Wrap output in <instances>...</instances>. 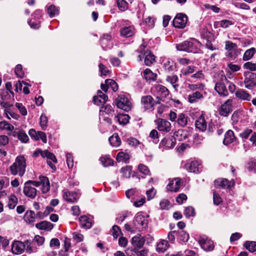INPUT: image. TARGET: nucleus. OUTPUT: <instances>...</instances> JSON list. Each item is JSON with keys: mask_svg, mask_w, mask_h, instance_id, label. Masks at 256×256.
Here are the masks:
<instances>
[{"mask_svg": "<svg viewBox=\"0 0 256 256\" xmlns=\"http://www.w3.org/2000/svg\"><path fill=\"white\" fill-rule=\"evenodd\" d=\"M163 68L168 72H172L176 70V63L172 59L168 58L163 62Z\"/></svg>", "mask_w": 256, "mask_h": 256, "instance_id": "b1692460", "label": "nucleus"}, {"mask_svg": "<svg viewBox=\"0 0 256 256\" xmlns=\"http://www.w3.org/2000/svg\"><path fill=\"white\" fill-rule=\"evenodd\" d=\"M36 218V214L32 210H28L24 216V220L25 221L30 224L34 222Z\"/></svg>", "mask_w": 256, "mask_h": 256, "instance_id": "49530a36", "label": "nucleus"}, {"mask_svg": "<svg viewBox=\"0 0 256 256\" xmlns=\"http://www.w3.org/2000/svg\"><path fill=\"white\" fill-rule=\"evenodd\" d=\"M12 136H16L18 140L23 143H26L29 140L28 136L22 130H20L18 132H16V131L14 132Z\"/></svg>", "mask_w": 256, "mask_h": 256, "instance_id": "72a5a7b5", "label": "nucleus"}, {"mask_svg": "<svg viewBox=\"0 0 256 256\" xmlns=\"http://www.w3.org/2000/svg\"><path fill=\"white\" fill-rule=\"evenodd\" d=\"M132 216V214L131 212L128 211H124L122 212V213L119 214L116 220L118 221V222H122L125 218H126L127 217Z\"/></svg>", "mask_w": 256, "mask_h": 256, "instance_id": "052dcab7", "label": "nucleus"}, {"mask_svg": "<svg viewBox=\"0 0 256 256\" xmlns=\"http://www.w3.org/2000/svg\"><path fill=\"white\" fill-rule=\"evenodd\" d=\"M252 130L251 129L246 128L240 134V136L245 142L250 136H252Z\"/></svg>", "mask_w": 256, "mask_h": 256, "instance_id": "680f3d73", "label": "nucleus"}, {"mask_svg": "<svg viewBox=\"0 0 256 256\" xmlns=\"http://www.w3.org/2000/svg\"><path fill=\"white\" fill-rule=\"evenodd\" d=\"M200 32L201 37L206 41L212 42L214 39L213 34L206 28L202 29Z\"/></svg>", "mask_w": 256, "mask_h": 256, "instance_id": "c03bdc74", "label": "nucleus"}, {"mask_svg": "<svg viewBox=\"0 0 256 256\" xmlns=\"http://www.w3.org/2000/svg\"><path fill=\"white\" fill-rule=\"evenodd\" d=\"M169 119L172 122H174L179 126L184 128L188 124V120H190L188 116L184 114L180 113L177 114L174 112L170 111L168 114Z\"/></svg>", "mask_w": 256, "mask_h": 256, "instance_id": "7ed1b4c3", "label": "nucleus"}, {"mask_svg": "<svg viewBox=\"0 0 256 256\" xmlns=\"http://www.w3.org/2000/svg\"><path fill=\"white\" fill-rule=\"evenodd\" d=\"M234 181L233 180H228L226 178L218 179L214 180L216 186H221L224 188H230L234 186Z\"/></svg>", "mask_w": 256, "mask_h": 256, "instance_id": "aec40b11", "label": "nucleus"}, {"mask_svg": "<svg viewBox=\"0 0 256 256\" xmlns=\"http://www.w3.org/2000/svg\"><path fill=\"white\" fill-rule=\"evenodd\" d=\"M195 126L196 128L201 132H204L206 130L207 122L202 115L196 121Z\"/></svg>", "mask_w": 256, "mask_h": 256, "instance_id": "bb28decb", "label": "nucleus"}, {"mask_svg": "<svg viewBox=\"0 0 256 256\" xmlns=\"http://www.w3.org/2000/svg\"><path fill=\"white\" fill-rule=\"evenodd\" d=\"M182 180L180 178H174L170 181L166 186L168 191L176 192L178 190L181 184Z\"/></svg>", "mask_w": 256, "mask_h": 256, "instance_id": "412c9836", "label": "nucleus"}, {"mask_svg": "<svg viewBox=\"0 0 256 256\" xmlns=\"http://www.w3.org/2000/svg\"><path fill=\"white\" fill-rule=\"evenodd\" d=\"M146 46L144 44L140 45L138 50L140 53L144 56V64L147 66H150L155 62V56L148 50H146Z\"/></svg>", "mask_w": 256, "mask_h": 256, "instance_id": "423d86ee", "label": "nucleus"}, {"mask_svg": "<svg viewBox=\"0 0 256 256\" xmlns=\"http://www.w3.org/2000/svg\"><path fill=\"white\" fill-rule=\"evenodd\" d=\"M32 18L28 20V23L32 28L38 29L40 26L42 11L36 10L32 15Z\"/></svg>", "mask_w": 256, "mask_h": 256, "instance_id": "6e6552de", "label": "nucleus"}, {"mask_svg": "<svg viewBox=\"0 0 256 256\" xmlns=\"http://www.w3.org/2000/svg\"><path fill=\"white\" fill-rule=\"evenodd\" d=\"M148 216H145L142 212H138L134 216L132 225L136 230L140 231L146 228L148 220Z\"/></svg>", "mask_w": 256, "mask_h": 256, "instance_id": "39448f33", "label": "nucleus"}, {"mask_svg": "<svg viewBox=\"0 0 256 256\" xmlns=\"http://www.w3.org/2000/svg\"><path fill=\"white\" fill-rule=\"evenodd\" d=\"M12 252L14 254H20L25 250V240L24 242L14 240L12 246Z\"/></svg>", "mask_w": 256, "mask_h": 256, "instance_id": "2eb2a0df", "label": "nucleus"}, {"mask_svg": "<svg viewBox=\"0 0 256 256\" xmlns=\"http://www.w3.org/2000/svg\"><path fill=\"white\" fill-rule=\"evenodd\" d=\"M184 167L188 171L194 173H199L202 171V169L201 162L198 160L188 162L186 164Z\"/></svg>", "mask_w": 256, "mask_h": 256, "instance_id": "9d476101", "label": "nucleus"}, {"mask_svg": "<svg viewBox=\"0 0 256 256\" xmlns=\"http://www.w3.org/2000/svg\"><path fill=\"white\" fill-rule=\"evenodd\" d=\"M136 32L134 26L129 20L122 22L120 30V36L124 38H129L132 36Z\"/></svg>", "mask_w": 256, "mask_h": 256, "instance_id": "20e7f679", "label": "nucleus"}, {"mask_svg": "<svg viewBox=\"0 0 256 256\" xmlns=\"http://www.w3.org/2000/svg\"><path fill=\"white\" fill-rule=\"evenodd\" d=\"M156 89L159 96L162 98H166L169 94V91L168 89L162 85H158L156 86Z\"/></svg>", "mask_w": 256, "mask_h": 256, "instance_id": "ea45409f", "label": "nucleus"}, {"mask_svg": "<svg viewBox=\"0 0 256 256\" xmlns=\"http://www.w3.org/2000/svg\"><path fill=\"white\" fill-rule=\"evenodd\" d=\"M109 142L112 146H118L121 144V140L118 134L114 133L109 138Z\"/></svg>", "mask_w": 256, "mask_h": 256, "instance_id": "79ce46f5", "label": "nucleus"}, {"mask_svg": "<svg viewBox=\"0 0 256 256\" xmlns=\"http://www.w3.org/2000/svg\"><path fill=\"white\" fill-rule=\"evenodd\" d=\"M100 42L102 49L104 50L110 49L113 46L111 36L109 34H103L100 40Z\"/></svg>", "mask_w": 256, "mask_h": 256, "instance_id": "f3484780", "label": "nucleus"}, {"mask_svg": "<svg viewBox=\"0 0 256 256\" xmlns=\"http://www.w3.org/2000/svg\"><path fill=\"white\" fill-rule=\"evenodd\" d=\"M130 158V156L128 153L125 152H119L116 157V160L118 162H122L123 163H128Z\"/></svg>", "mask_w": 256, "mask_h": 256, "instance_id": "f704fd0d", "label": "nucleus"}, {"mask_svg": "<svg viewBox=\"0 0 256 256\" xmlns=\"http://www.w3.org/2000/svg\"><path fill=\"white\" fill-rule=\"evenodd\" d=\"M0 105L1 107L4 108V114L6 115V116L8 120H10V118L8 116V112H9V110H10V108L12 106V104H10V103L8 102H7L2 100V102H0Z\"/></svg>", "mask_w": 256, "mask_h": 256, "instance_id": "bf43d9fd", "label": "nucleus"}, {"mask_svg": "<svg viewBox=\"0 0 256 256\" xmlns=\"http://www.w3.org/2000/svg\"><path fill=\"white\" fill-rule=\"evenodd\" d=\"M176 144V140L173 138H164L160 142V146H164L167 148H173Z\"/></svg>", "mask_w": 256, "mask_h": 256, "instance_id": "e433bc0d", "label": "nucleus"}, {"mask_svg": "<svg viewBox=\"0 0 256 256\" xmlns=\"http://www.w3.org/2000/svg\"><path fill=\"white\" fill-rule=\"evenodd\" d=\"M225 49L226 51H238L237 44L229 40L225 42Z\"/></svg>", "mask_w": 256, "mask_h": 256, "instance_id": "864d4df0", "label": "nucleus"}, {"mask_svg": "<svg viewBox=\"0 0 256 256\" xmlns=\"http://www.w3.org/2000/svg\"><path fill=\"white\" fill-rule=\"evenodd\" d=\"M174 140L177 139L179 141L184 140L187 138V132L183 130H179L174 133Z\"/></svg>", "mask_w": 256, "mask_h": 256, "instance_id": "de8ad7c7", "label": "nucleus"}, {"mask_svg": "<svg viewBox=\"0 0 256 256\" xmlns=\"http://www.w3.org/2000/svg\"><path fill=\"white\" fill-rule=\"evenodd\" d=\"M141 104L144 110H154L155 101L151 96H144L141 98Z\"/></svg>", "mask_w": 256, "mask_h": 256, "instance_id": "f8f14e48", "label": "nucleus"}, {"mask_svg": "<svg viewBox=\"0 0 256 256\" xmlns=\"http://www.w3.org/2000/svg\"><path fill=\"white\" fill-rule=\"evenodd\" d=\"M194 67L192 66L184 67L180 70V74L186 76L194 72Z\"/></svg>", "mask_w": 256, "mask_h": 256, "instance_id": "3c124183", "label": "nucleus"}, {"mask_svg": "<svg viewBox=\"0 0 256 256\" xmlns=\"http://www.w3.org/2000/svg\"><path fill=\"white\" fill-rule=\"evenodd\" d=\"M235 140V136L233 131L228 130L224 135L223 143L224 145H228L232 143Z\"/></svg>", "mask_w": 256, "mask_h": 256, "instance_id": "c9c22d12", "label": "nucleus"}, {"mask_svg": "<svg viewBox=\"0 0 256 256\" xmlns=\"http://www.w3.org/2000/svg\"><path fill=\"white\" fill-rule=\"evenodd\" d=\"M169 246L168 242L167 240H162L156 246V250L159 252H164Z\"/></svg>", "mask_w": 256, "mask_h": 256, "instance_id": "37998d69", "label": "nucleus"}, {"mask_svg": "<svg viewBox=\"0 0 256 256\" xmlns=\"http://www.w3.org/2000/svg\"><path fill=\"white\" fill-rule=\"evenodd\" d=\"M203 98L202 93L199 90L194 92L190 94L188 96V102L191 104L195 103L198 102V100Z\"/></svg>", "mask_w": 256, "mask_h": 256, "instance_id": "c756f323", "label": "nucleus"}, {"mask_svg": "<svg viewBox=\"0 0 256 256\" xmlns=\"http://www.w3.org/2000/svg\"><path fill=\"white\" fill-rule=\"evenodd\" d=\"M80 196V194L77 192L63 191V198L68 202H76Z\"/></svg>", "mask_w": 256, "mask_h": 256, "instance_id": "4468645a", "label": "nucleus"}, {"mask_svg": "<svg viewBox=\"0 0 256 256\" xmlns=\"http://www.w3.org/2000/svg\"><path fill=\"white\" fill-rule=\"evenodd\" d=\"M39 180L40 185L42 186V192L44 194L46 193L50 188V182L48 178L45 176H40Z\"/></svg>", "mask_w": 256, "mask_h": 256, "instance_id": "c85d7f7f", "label": "nucleus"}, {"mask_svg": "<svg viewBox=\"0 0 256 256\" xmlns=\"http://www.w3.org/2000/svg\"><path fill=\"white\" fill-rule=\"evenodd\" d=\"M201 45V43L198 40L194 38H192L177 44L176 48L179 51L195 54L198 52Z\"/></svg>", "mask_w": 256, "mask_h": 256, "instance_id": "f03ea898", "label": "nucleus"}, {"mask_svg": "<svg viewBox=\"0 0 256 256\" xmlns=\"http://www.w3.org/2000/svg\"><path fill=\"white\" fill-rule=\"evenodd\" d=\"M247 168L249 171L256 172V159H250L248 163Z\"/></svg>", "mask_w": 256, "mask_h": 256, "instance_id": "774afa93", "label": "nucleus"}, {"mask_svg": "<svg viewBox=\"0 0 256 256\" xmlns=\"http://www.w3.org/2000/svg\"><path fill=\"white\" fill-rule=\"evenodd\" d=\"M14 128V126L7 122L5 120L0 122V130H6L12 132Z\"/></svg>", "mask_w": 256, "mask_h": 256, "instance_id": "5fc2aeb1", "label": "nucleus"}, {"mask_svg": "<svg viewBox=\"0 0 256 256\" xmlns=\"http://www.w3.org/2000/svg\"><path fill=\"white\" fill-rule=\"evenodd\" d=\"M140 192L136 188H131L126 192V196L128 198L136 199L138 196Z\"/></svg>", "mask_w": 256, "mask_h": 256, "instance_id": "09e8293b", "label": "nucleus"}, {"mask_svg": "<svg viewBox=\"0 0 256 256\" xmlns=\"http://www.w3.org/2000/svg\"><path fill=\"white\" fill-rule=\"evenodd\" d=\"M232 111V100L228 99L221 106L219 110V113L220 116H228Z\"/></svg>", "mask_w": 256, "mask_h": 256, "instance_id": "dca6fc26", "label": "nucleus"}, {"mask_svg": "<svg viewBox=\"0 0 256 256\" xmlns=\"http://www.w3.org/2000/svg\"><path fill=\"white\" fill-rule=\"evenodd\" d=\"M116 4L118 9L122 12L127 10L128 8V4L126 0H117Z\"/></svg>", "mask_w": 256, "mask_h": 256, "instance_id": "4d7b16f0", "label": "nucleus"}, {"mask_svg": "<svg viewBox=\"0 0 256 256\" xmlns=\"http://www.w3.org/2000/svg\"><path fill=\"white\" fill-rule=\"evenodd\" d=\"M188 20L187 16L182 13L176 15L173 20V25L178 28H183L186 26Z\"/></svg>", "mask_w": 256, "mask_h": 256, "instance_id": "9b49d317", "label": "nucleus"}, {"mask_svg": "<svg viewBox=\"0 0 256 256\" xmlns=\"http://www.w3.org/2000/svg\"><path fill=\"white\" fill-rule=\"evenodd\" d=\"M214 89L220 96H226L228 94L226 86L222 82L216 83Z\"/></svg>", "mask_w": 256, "mask_h": 256, "instance_id": "393cba45", "label": "nucleus"}, {"mask_svg": "<svg viewBox=\"0 0 256 256\" xmlns=\"http://www.w3.org/2000/svg\"><path fill=\"white\" fill-rule=\"evenodd\" d=\"M244 246L251 252H256V242L254 241H246L244 244Z\"/></svg>", "mask_w": 256, "mask_h": 256, "instance_id": "603ef678", "label": "nucleus"}, {"mask_svg": "<svg viewBox=\"0 0 256 256\" xmlns=\"http://www.w3.org/2000/svg\"><path fill=\"white\" fill-rule=\"evenodd\" d=\"M108 96L104 94L102 91H98V95L94 96L93 102L94 104L98 106L103 105L108 100Z\"/></svg>", "mask_w": 256, "mask_h": 256, "instance_id": "4be33fe9", "label": "nucleus"}, {"mask_svg": "<svg viewBox=\"0 0 256 256\" xmlns=\"http://www.w3.org/2000/svg\"><path fill=\"white\" fill-rule=\"evenodd\" d=\"M18 203V198L14 194H11L8 198V206L10 209H14Z\"/></svg>", "mask_w": 256, "mask_h": 256, "instance_id": "13d9d810", "label": "nucleus"}, {"mask_svg": "<svg viewBox=\"0 0 256 256\" xmlns=\"http://www.w3.org/2000/svg\"><path fill=\"white\" fill-rule=\"evenodd\" d=\"M32 240L36 244L38 247L44 244L45 239L43 236H41L39 235H36L34 236Z\"/></svg>", "mask_w": 256, "mask_h": 256, "instance_id": "338daca9", "label": "nucleus"}, {"mask_svg": "<svg viewBox=\"0 0 256 256\" xmlns=\"http://www.w3.org/2000/svg\"><path fill=\"white\" fill-rule=\"evenodd\" d=\"M36 227L39 230L50 231L53 228L54 224L48 221H42L36 224Z\"/></svg>", "mask_w": 256, "mask_h": 256, "instance_id": "473e14b6", "label": "nucleus"}, {"mask_svg": "<svg viewBox=\"0 0 256 256\" xmlns=\"http://www.w3.org/2000/svg\"><path fill=\"white\" fill-rule=\"evenodd\" d=\"M156 128L160 131L165 133L169 132L171 130V124L168 120L158 118L154 121Z\"/></svg>", "mask_w": 256, "mask_h": 256, "instance_id": "1a4fd4ad", "label": "nucleus"}, {"mask_svg": "<svg viewBox=\"0 0 256 256\" xmlns=\"http://www.w3.org/2000/svg\"><path fill=\"white\" fill-rule=\"evenodd\" d=\"M184 214L186 218L194 216H195L194 208L191 206L186 207L184 210Z\"/></svg>", "mask_w": 256, "mask_h": 256, "instance_id": "0e129e2a", "label": "nucleus"}, {"mask_svg": "<svg viewBox=\"0 0 256 256\" xmlns=\"http://www.w3.org/2000/svg\"><path fill=\"white\" fill-rule=\"evenodd\" d=\"M48 122V118L44 114H42L40 116V125L42 130H46L47 128Z\"/></svg>", "mask_w": 256, "mask_h": 256, "instance_id": "69168bd1", "label": "nucleus"}, {"mask_svg": "<svg viewBox=\"0 0 256 256\" xmlns=\"http://www.w3.org/2000/svg\"><path fill=\"white\" fill-rule=\"evenodd\" d=\"M23 192L25 196L31 198H34L37 192V190L34 187L29 184V182H26L24 184Z\"/></svg>", "mask_w": 256, "mask_h": 256, "instance_id": "a211bd4d", "label": "nucleus"}, {"mask_svg": "<svg viewBox=\"0 0 256 256\" xmlns=\"http://www.w3.org/2000/svg\"><path fill=\"white\" fill-rule=\"evenodd\" d=\"M198 242L202 248L205 251H212L214 250V245L213 242L206 236L200 237L198 240Z\"/></svg>", "mask_w": 256, "mask_h": 256, "instance_id": "ddd939ff", "label": "nucleus"}, {"mask_svg": "<svg viewBox=\"0 0 256 256\" xmlns=\"http://www.w3.org/2000/svg\"><path fill=\"white\" fill-rule=\"evenodd\" d=\"M38 247L34 242L31 240H25V251L28 254L36 252L38 251Z\"/></svg>", "mask_w": 256, "mask_h": 256, "instance_id": "5701e85b", "label": "nucleus"}, {"mask_svg": "<svg viewBox=\"0 0 256 256\" xmlns=\"http://www.w3.org/2000/svg\"><path fill=\"white\" fill-rule=\"evenodd\" d=\"M79 221L82 228L89 229L92 226L91 220L86 216H82L79 218Z\"/></svg>", "mask_w": 256, "mask_h": 256, "instance_id": "2f4dec72", "label": "nucleus"}, {"mask_svg": "<svg viewBox=\"0 0 256 256\" xmlns=\"http://www.w3.org/2000/svg\"><path fill=\"white\" fill-rule=\"evenodd\" d=\"M26 158L24 156H18L9 167V170L12 175L22 177L26 172Z\"/></svg>", "mask_w": 256, "mask_h": 256, "instance_id": "f257e3e1", "label": "nucleus"}, {"mask_svg": "<svg viewBox=\"0 0 256 256\" xmlns=\"http://www.w3.org/2000/svg\"><path fill=\"white\" fill-rule=\"evenodd\" d=\"M47 12L50 18L58 15L59 12V9L53 4L46 6Z\"/></svg>", "mask_w": 256, "mask_h": 256, "instance_id": "8fccbe9b", "label": "nucleus"}, {"mask_svg": "<svg viewBox=\"0 0 256 256\" xmlns=\"http://www.w3.org/2000/svg\"><path fill=\"white\" fill-rule=\"evenodd\" d=\"M236 98L242 100L250 101L251 95L244 89H238L235 92Z\"/></svg>", "mask_w": 256, "mask_h": 256, "instance_id": "a878e982", "label": "nucleus"}, {"mask_svg": "<svg viewBox=\"0 0 256 256\" xmlns=\"http://www.w3.org/2000/svg\"><path fill=\"white\" fill-rule=\"evenodd\" d=\"M138 170L139 172L144 176H150V172L148 168L142 164H140L138 166Z\"/></svg>", "mask_w": 256, "mask_h": 256, "instance_id": "6e6d98bb", "label": "nucleus"}, {"mask_svg": "<svg viewBox=\"0 0 256 256\" xmlns=\"http://www.w3.org/2000/svg\"><path fill=\"white\" fill-rule=\"evenodd\" d=\"M178 240L180 242H186L189 239V234L186 231L180 230L178 231Z\"/></svg>", "mask_w": 256, "mask_h": 256, "instance_id": "a19ab883", "label": "nucleus"}, {"mask_svg": "<svg viewBox=\"0 0 256 256\" xmlns=\"http://www.w3.org/2000/svg\"><path fill=\"white\" fill-rule=\"evenodd\" d=\"M144 242V238L140 234H138L132 238V244L135 248H140L143 246Z\"/></svg>", "mask_w": 256, "mask_h": 256, "instance_id": "cd10ccee", "label": "nucleus"}, {"mask_svg": "<svg viewBox=\"0 0 256 256\" xmlns=\"http://www.w3.org/2000/svg\"><path fill=\"white\" fill-rule=\"evenodd\" d=\"M122 176L123 178H128L132 176V178L136 176L138 180L140 179V176L137 175L135 172H132V167L130 166H126L122 167L120 170Z\"/></svg>", "mask_w": 256, "mask_h": 256, "instance_id": "6ab92c4d", "label": "nucleus"}, {"mask_svg": "<svg viewBox=\"0 0 256 256\" xmlns=\"http://www.w3.org/2000/svg\"><path fill=\"white\" fill-rule=\"evenodd\" d=\"M142 76L146 82H150L156 80L157 75L150 68H146L143 72Z\"/></svg>", "mask_w": 256, "mask_h": 256, "instance_id": "7c9ffc66", "label": "nucleus"}, {"mask_svg": "<svg viewBox=\"0 0 256 256\" xmlns=\"http://www.w3.org/2000/svg\"><path fill=\"white\" fill-rule=\"evenodd\" d=\"M130 119V116L126 114H118L114 116V120L116 122H118L120 124H127Z\"/></svg>", "mask_w": 256, "mask_h": 256, "instance_id": "58836bf2", "label": "nucleus"}, {"mask_svg": "<svg viewBox=\"0 0 256 256\" xmlns=\"http://www.w3.org/2000/svg\"><path fill=\"white\" fill-rule=\"evenodd\" d=\"M166 80L170 82L176 90H178L179 85L178 84V78L176 75L171 74L167 76Z\"/></svg>", "mask_w": 256, "mask_h": 256, "instance_id": "4c0bfd02", "label": "nucleus"}, {"mask_svg": "<svg viewBox=\"0 0 256 256\" xmlns=\"http://www.w3.org/2000/svg\"><path fill=\"white\" fill-rule=\"evenodd\" d=\"M116 104L117 107L126 112H128L131 109V103L124 94H120L118 96L116 100Z\"/></svg>", "mask_w": 256, "mask_h": 256, "instance_id": "0eeeda50", "label": "nucleus"}, {"mask_svg": "<svg viewBox=\"0 0 256 256\" xmlns=\"http://www.w3.org/2000/svg\"><path fill=\"white\" fill-rule=\"evenodd\" d=\"M256 53V48H251L247 50L244 53L242 60L244 61H247L250 60Z\"/></svg>", "mask_w": 256, "mask_h": 256, "instance_id": "a18cd8bd", "label": "nucleus"}, {"mask_svg": "<svg viewBox=\"0 0 256 256\" xmlns=\"http://www.w3.org/2000/svg\"><path fill=\"white\" fill-rule=\"evenodd\" d=\"M245 87L249 90L252 89L256 86V83L249 78H246L244 80Z\"/></svg>", "mask_w": 256, "mask_h": 256, "instance_id": "e2e57ef3", "label": "nucleus"}]
</instances>
